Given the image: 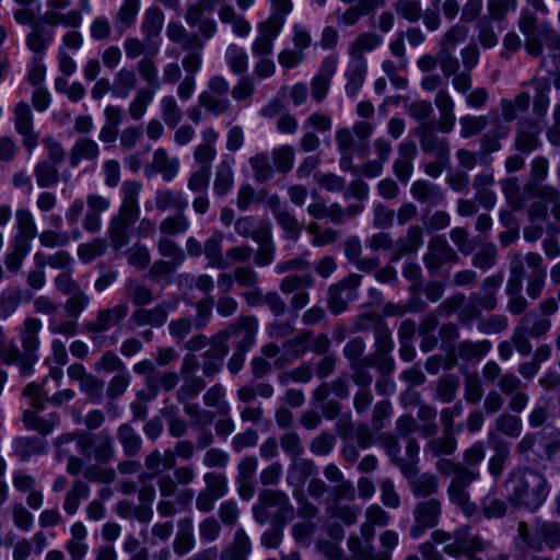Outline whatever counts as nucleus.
Here are the masks:
<instances>
[{
	"label": "nucleus",
	"mask_w": 560,
	"mask_h": 560,
	"mask_svg": "<svg viewBox=\"0 0 560 560\" xmlns=\"http://www.w3.org/2000/svg\"><path fill=\"white\" fill-rule=\"evenodd\" d=\"M478 478L479 472L472 469L462 476L452 477L446 489L450 502L468 517L477 512V504L470 500L468 487Z\"/></svg>",
	"instance_id": "nucleus-5"
},
{
	"label": "nucleus",
	"mask_w": 560,
	"mask_h": 560,
	"mask_svg": "<svg viewBox=\"0 0 560 560\" xmlns=\"http://www.w3.org/2000/svg\"><path fill=\"white\" fill-rule=\"evenodd\" d=\"M152 166L162 175L163 180L172 182L178 173L179 160L168 158L165 149H156L152 156Z\"/></svg>",
	"instance_id": "nucleus-39"
},
{
	"label": "nucleus",
	"mask_w": 560,
	"mask_h": 560,
	"mask_svg": "<svg viewBox=\"0 0 560 560\" xmlns=\"http://www.w3.org/2000/svg\"><path fill=\"white\" fill-rule=\"evenodd\" d=\"M530 95L527 92L518 93L514 98H502L500 101L501 114L505 121L515 120L520 113L528 109Z\"/></svg>",
	"instance_id": "nucleus-42"
},
{
	"label": "nucleus",
	"mask_w": 560,
	"mask_h": 560,
	"mask_svg": "<svg viewBox=\"0 0 560 560\" xmlns=\"http://www.w3.org/2000/svg\"><path fill=\"white\" fill-rule=\"evenodd\" d=\"M42 21L50 27L63 26L67 28H78L81 26L83 18L80 10L70 9L66 12L45 11Z\"/></svg>",
	"instance_id": "nucleus-33"
},
{
	"label": "nucleus",
	"mask_w": 560,
	"mask_h": 560,
	"mask_svg": "<svg viewBox=\"0 0 560 560\" xmlns=\"http://www.w3.org/2000/svg\"><path fill=\"white\" fill-rule=\"evenodd\" d=\"M54 39L52 30L47 28L42 24H34L31 32L26 35L25 43L30 50L38 55L40 59L46 48Z\"/></svg>",
	"instance_id": "nucleus-36"
},
{
	"label": "nucleus",
	"mask_w": 560,
	"mask_h": 560,
	"mask_svg": "<svg viewBox=\"0 0 560 560\" xmlns=\"http://www.w3.org/2000/svg\"><path fill=\"white\" fill-rule=\"evenodd\" d=\"M314 283L315 279L312 273L289 275L280 281L279 289L284 294H291L302 289H310Z\"/></svg>",
	"instance_id": "nucleus-63"
},
{
	"label": "nucleus",
	"mask_w": 560,
	"mask_h": 560,
	"mask_svg": "<svg viewBox=\"0 0 560 560\" xmlns=\"http://www.w3.org/2000/svg\"><path fill=\"white\" fill-rule=\"evenodd\" d=\"M88 537L86 527L81 522H75L70 527V538L66 541L65 548L71 560H83L88 553L89 546L85 542Z\"/></svg>",
	"instance_id": "nucleus-24"
},
{
	"label": "nucleus",
	"mask_w": 560,
	"mask_h": 560,
	"mask_svg": "<svg viewBox=\"0 0 560 560\" xmlns=\"http://www.w3.org/2000/svg\"><path fill=\"white\" fill-rule=\"evenodd\" d=\"M229 348L221 340L213 337V348L202 354V372L206 377L214 376L222 366L223 358L228 354Z\"/></svg>",
	"instance_id": "nucleus-30"
},
{
	"label": "nucleus",
	"mask_w": 560,
	"mask_h": 560,
	"mask_svg": "<svg viewBox=\"0 0 560 560\" xmlns=\"http://www.w3.org/2000/svg\"><path fill=\"white\" fill-rule=\"evenodd\" d=\"M518 532L527 546L536 551L542 550V544L550 549L560 546V525L558 523L538 522L533 534H529L525 523H520Z\"/></svg>",
	"instance_id": "nucleus-6"
},
{
	"label": "nucleus",
	"mask_w": 560,
	"mask_h": 560,
	"mask_svg": "<svg viewBox=\"0 0 560 560\" xmlns=\"http://www.w3.org/2000/svg\"><path fill=\"white\" fill-rule=\"evenodd\" d=\"M166 36L171 42L180 45L183 50H202L205 47V42L198 34L189 33L178 23H168Z\"/></svg>",
	"instance_id": "nucleus-22"
},
{
	"label": "nucleus",
	"mask_w": 560,
	"mask_h": 560,
	"mask_svg": "<svg viewBox=\"0 0 560 560\" xmlns=\"http://www.w3.org/2000/svg\"><path fill=\"white\" fill-rule=\"evenodd\" d=\"M198 103L214 116L223 115L231 108V102L228 97L213 95L212 93L201 92L198 96Z\"/></svg>",
	"instance_id": "nucleus-61"
},
{
	"label": "nucleus",
	"mask_w": 560,
	"mask_h": 560,
	"mask_svg": "<svg viewBox=\"0 0 560 560\" xmlns=\"http://www.w3.org/2000/svg\"><path fill=\"white\" fill-rule=\"evenodd\" d=\"M224 397V387L221 384H214L205 393L203 404L207 407L215 408L219 415L225 416L230 412V406Z\"/></svg>",
	"instance_id": "nucleus-64"
},
{
	"label": "nucleus",
	"mask_w": 560,
	"mask_h": 560,
	"mask_svg": "<svg viewBox=\"0 0 560 560\" xmlns=\"http://www.w3.org/2000/svg\"><path fill=\"white\" fill-rule=\"evenodd\" d=\"M423 244V231L419 225H410L406 234L400 236L392 253L390 261H397L402 256L416 253Z\"/></svg>",
	"instance_id": "nucleus-19"
},
{
	"label": "nucleus",
	"mask_w": 560,
	"mask_h": 560,
	"mask_svg": "<svg viewBox=\"0 0 560 560\" xmlns=\"http://www.w3.org/2000/svg\"><path fill=\"white\" fill-rule=\"evenodd\" d=\"M117 439L126 456L131 457L140 452L142 440L130 424L124 423L117 429Z\"/></svg>",
	"instance_id": "nucleus-50"
},
{
	"label": "nucleus",
	"mask_w": 560,
	"mask_h": 560,
	"mask_svg": "<svg viewBox=\"0 0 560 560\" xmlns=\"http://www.w3.org/2000/svg\"><path fill=\"white\" fill-rule=\"evenodd\" d=\"M442 513L441 501L431 498L422 500L415 505L412 515L415 520L413 526L410 528V536L419 538L423 533L438 525Z\"/></svg>",
	"instance_id": "nucleus-9"
},
{
	"label": "nucleus",
	"mask_w": 560,
	"mask_h": 560,
	"mask_svg": "<svg viewBox=\"0 0 560 560\" xmlns=\"http://www.w3.org/2000/svg\"><path fill=\"white\" fill-rule=\"evenodd\" d=\"M410 194L413 199L430 206H438L445 199L441 187L427 180L413 182L410 187Z\"/></svg>",
	"instance_id": "nucleus-27"
},
{
	"label": "nucleus",
	"mask_w": 560,
	"mask_h": 560,
	"mask_svg": "<svg viewBox=\"0 0 560 560\" xmlns=\"http://www.w3.org/2000/svg\"><path fill=\"white\" fill-rule=\"evenodd\" d=\"M382 445L385 448L387 456H389L393 463L398 466L406 478H409V472L412 471L411 465L400 457V445L397 438L390 433L382 436Z\"/></svg>",
	"instance_id": "nucleus-55"
},
{
	"label": "nucleus",
	"mask_w": 560,
	"mask_h": 560,
	"mask_svg": "<svg viewBox=\"0 0 560 560\" xmlns=\"http://www.w3.org/2000/svg\"><path fill=\"white\" fill-rule=\"evenodd\" d=\"M366 70V60L350 59L345 73L347 79L345 89L348 96L354 97L359 93L364 83Z\"/></svg>",
	"instance_id": "nucleus-32"
},
{
	"label": "nucleus",
	"mask_w": 560,
	"mask_h": 560,
	"mask_svg": "<svg viewBox=\"0 0 560 560\" xmlns=\"http://www.w3.org/2000/svg\"><path fill=\"white\" fill-rule=\"evenodd\" d=\"M114 441L106 432L94 435L93 458L98 464H107L114 458Z\"/></svg>",
	"instance_id": "nucleus-52"
},
{
	"label": "nucleus",
	"mask_w": 560,
	"mask_h": 560,
	"mask_svg": "<svg viewBox=\"0 0 560 560\" xmlns=\"http://www.w3.org/2000/svg\"><path fill=\"white\" fill-rule=\"evenodd\" d=\"M373 335L375 352L374 354L364 358V362L368 365H373L374 361L378 357L386 355L394 349L392 332L384 322L377 320L376 325L373 328Z\"/></svg>",
	"instance_id": "nucleus-29"
},
{
	"label": "nucleus",
	"mask_w": 560,
	"mask_h": 560,
	"mask_svg": "<svg viewBox=\"0 0 560 560\" xmlns=\"http://www.w3.org/2000/svg\"><path fill=\"white\" fill-rule=\"evenodd\" d=\"M190 221L184 211H177L175 214L164 218L159 225L161 234L164 236L183 234L188 231Z\"/></svg>",
	"instance_id": "nucleus-54"
},
{
	"label": "nucleus",
	"mask_w": 560,
	"mask_h": 560,
	"mask_svg": "<svg viewBox=\"0 0 560 560\" xmlns=\"http://www.w3.org/2000/svg\"><path fill=\"white\" fill-rule=\"evenodd\" d=\"M365 521L361 524L360 532L366 541H371L374 537V527H385L390 523V515L381 505L374 503L369 505L364 511Z\"/></svg>",
	"instance_id": "nucleus-21"
},
{
	"label": "nucleus",
	"mask_w": 560,
	"mask_h": 560,
	"mask_svg": "<svg viewBox=\"0 0 560 560\" xmlns=\"http://www.w3.org/2000/svg\"><path fill=\"white\" fill-rule=\"evenodd\" d=\"M89 494L90 487L82 480H75L65 497V512L69 515H73L78 511L81 501L85 500Z\"/></svg>",
	"instance_id": "nucleus-53"
},
{
	"label": "nucleus",
	"mask_w": 560,
	"mask_h": 560,
	"mask_svg": "<svg viewBox=\"0 0 560 560\" xmlns=\"http://www.w3.org/2000/svg\"><path fill=\"white\" fill-rule=\"evenodd\" d=\"M141 191L142 184L138 180H126L121 185L122 201L118 213L110 219L107 230L114 249H120L129 243L130 228L140 214L138 198Z\"/></svg>",
	"instance_id": "nucleus-2"
},
{
	"label": "nucleus",
	"mask_w": 560,
	"mask_h": 560,
	"mask_svg": "<svg viewBox=\"0 0 560 560\" xmlns=\"http://www.w3.org/2000/svg\"><path fill=\"white\" fill-rule=\"evenodd\" d=\"M222 241L223 235L221 232H214L203 245V254L209 259V266L225 269L229 267L228 259L222 256Z\"/></svg>",
	"instance_id": "nucleus-43"
},
{
	"label": "nucleus",
	"mask_w": 560,
	"mask_h": 560,
	"mask_svg": "<svg viewBox=\"0 0 560 560\" xmlns=\"http://www.w3.org/2000/svg\"><path fill=\"white\" fill-rule=\"evenodd\" d=\"M486 548V544L477 536L470 533L468 528H458L454 533V541L444 547V551L453 557H459L463 553H472Z\"/></svg>",
	"instance_id": "nucleus-17"
},
{
	"label": "nucleus",
	"mask_w": 560,
	"mask_h": 560,
	"mask_svg": "<svg viewBox=\"0 0 560 560\" xmlns=\"http://www.w3.org/2000/svg\"><path fill=\"white\" fill-rule=\"evenodd\" d=\"M75 441L78 452L85 458L93 456L94 436L86 432L65 433L54 441L56 447V458L62 460L70 454V444Z\"/></svg>",
	"instance_id": "nucleus-12"
},
{
	"label": "nucleus",
	"mask_w": 560,
	"mask_h": 560,
	"mask_svg": "<svg viewBox=\"0 0 560 560\" xmlns=\"http://www.w3.org/2000/svg\"><path fill=\"white\" fill-rule=\"evenodd\" d=\"M164 23V14L160 8H150L145 11L141 30L148 39L160 35Z\"/></svg>",
	"instance_id": "nucleus-59"
},
{
	"label": "nucleus",
	"mask_w": 560,
	"mask_h": 560,
	"mask_svg": "<svg viewBox=\"0 0 560 560\" xmlns=\"http://www.w3.org/2000/svg\"><path fill=\"white\" fill-rule=\"evenodd\" d=\"M140 10V0H124L115 15V27L122 34L131 27Z\"/></svg>",
	"instance_id": "nucleus-44"
},
{
	"label": "nucleus",
	"mask_w": 560,
	"mask_h": 560,
	"mask_svg": "<svg viewBox=\"0 0 560 560\" xmlns=\"http://www.w3.org/2000/svg\"><path fill=\"white\" fill-rule=\"evenodd\" d=\"M382 43V37L373 32L359 34L348 47V55L353 60H365L364 52L372 51Z\"/></svg>",
	"instance_id": "nucleus-35"
},
{
	"label": "nucleus",
	"mask_w": 560,
	"mask_h": 560,
	"mask_svg": "<svg viewBox=\"0 0 560 560\" xmlns=\"http://www.w3.org/2000/svg\"><path fill=\"white\" fill-rule=\"evenodd\" d=\"M224 59L234 74H244L248 69V56L244 48L236 44H230L226 47Z\"/></svg>",
	"instance_id": "nucleus-51"
},
{
	"label": "nucleus",
	"mask_w": 560,
	"mask_h": 560,
	"mask_svg": "<svg viewBox=\"0 0 560 560\" xmlns=\"http://www.w3.org/2000/svg\"><path fill=\"white\" fill-rule=\"evenodd\" d=\"M338 58L334 55L327 56L318 72L311 80V95L316 103H322L327 96L330 82L336 73Z\"/></svg>",
	"instance_id": "nucleus-14"
},
{
	"label": "nucleus",
	"mask_w": 560,
	"mask_h": 560,
	"mask_svg": "<svg viewBox=\"0 0 560 560\" xmlns=\"http://www.w3.org/2000/svg\"><path fill=\"white\" fill-rule=\"evenodd\" d=\"M155 208L160 212H164L168 209H175L177 211H185L188 206V201L182 191H173L167 188L158 189L154 196Z\"/></svg>",
	"instance_id": "nucleus-38"
},
{
	"label": "nucleus",
	"mask_w": 560,
	"mask_h": 560,
	"mask_svg": "<svg viewBox=\"0 0 560 560\" xmlns=\"http://www.w3.org/2000/svg\"><path fill=\"white\" fill-rule=\"evenodd\" d=\"M271 159L277 172L287 174L294 165L295 151L290 144H282L271 151Z\"/></svg>",
	"instance_id": "nucleus-58"
},
{
	"label": "nucleus",
	"mask_w": 560,
	"mask_h": 560,
	"mask_svg": "<svg viewBox=\"0 0 560 560\" xmlns=\"http://www.w3.org/2000/svg\"><path fill=\"white\" fill-rule=\"evenodd\" d=\"M154 97V90L142 88L136 92L128 105V115L132 120H140L145 115Z\"/></svg>",
	"instance_id": "nucleus-49"
},
{
	"label": "nucleus",
	"mask_w": 560,
	"mask_h": 560,
	"mask_svg": "<svg viewBox=\"0 0 560 560\" xmlns=\"http://www.w3.org/2000/svg\"><path fill=\"white\" fill-rule=\"evenodd\" d=\"M125 292L135 306H144L154 301L153 290L135 278L127 279Z\"/></svg>",
	"instance_id": "nucleus-41"
},
{
	"label": "nucleus",
	"mask_w": 560,
	"mask_h": 560,
	"mask_svg": "<svg viewBox=\"0 0 560 560\" xmlns=\"http://www.w3.org/2000/svg\"><path fill=\"white\" fill-rule=\"evenodd\" d=\"M232 164V161L229 159H223L220 161L215 168L213 192L219 197L229 194L234 186V173Z\"/></svg>",
	"instance_id": "nucleus-37"
},
{
	"label": "nucleus",
	"mask_w": 560,
	"mask_h": 560,
	"mask_svg": "<svg viewBox=\"0 0 560 560\" xmlns=\"http://www.w3.org/2000/svg\"><path fill=\"white\" fill-rule=\"evenodd\" d=\"M128 304L120 302L112 308L100 310L93 322L85 324L90 332H104L119 324L128 315Z\"/></svg>",
	"instance_id": "nucleus-15"
},
{
	"label": "nucleus",
	"mask_w": 560,
	"mask_h": 560,
	"mask_svg": "<svg viewBox=\"0 0 560 560\" xmlns=\"http://www.w3.org/2000/svg\"><path fill=\"white\" fill-rule=\"evenodd\" d=\"M257 328L258 322L256 317L242 316L224 330L219 331L215 335V338L225 345L231 337L240 335L241 339L237 342L235 349L242 350L246 353V351H248L255 345Z\"/></svg>",
	"instance_id": "nucleus-7"
},
{
	"label": "nucleus",
	"mask_w": 560,
	"mask_h": 560,
	"mask_svg": "<svg viewBox=\"0 0 560 560\" xmlns=\"http://www.w3.org/2000/svg\"><path fill=\"white\" fill-rule=\"evenodd\" d=\"M361 280L362 277L360 275L351 273L329 288L327 305L332 314L338 315L342 313L347 304L357 299V289Z\"/></svg>",
	"instance_id": "nucleus-8"
},
{
	"label": "nucleus",
	"mask_w": 560,
	"mask_h": 560,
	"mask_svg": "<svg viewBox=\"0 0 560 560\" xmlns=\"http://www.w3.org/2000/svg\"><path fill=\"white\" fill-rule=\"evenodd\" d=\"M161 116L164 122L174 128L183 118V110L173 95H164L160 101Z\"/></svg>",
	"instance_id": "nucleus-62"
},
{
	"label": "nucleus",
	"mask_w": 560,
	"mask_h": 560,
	"mask_svg": "<svg viewBox=\"0 0 560 560\" xmlns=\"http://www.w3.org/2000/svg\"><path fill=\"white\" fill-rule=\"evenodd\" d=\"M343 12H336L337 23L341 26L355 25L363 15L374 13L377 9L372 0H355Z\"/></svg>",
	"instance_id": "nucleus-23"
},
{
	"label": "nucleus",
	"mask_w": 560,
	"mask_h": 560,
	"mask_svg": "<svg viewBox=\"0 0 560 560\" xmlns=\"http://www.w3.org/2000/svg\"><path fill=\"white\" fill-rule=\"evenodd\" d=\"M510 457V446L504 441H499L493 446V455L488 460V471L494 478H499L505 468Z\"/></svg>",
	"instance_id": "nucleus-57"
},
{
	"label": "nucleus",
	"mask_w": 560,
	"mask_h": 560,
	"mask_svg": "<svg viewBox=\"0 0 560 560\" xmlns=\"http://www.w3.org/2000/svg\"><path fill=\"white\" fill-rule=\"evenodd\" d=\"M415 135L419 138L421 150L424 153L433 154L440 161L450 159L448 140L436 135L432 122L421 124L415 130Z\"/></svg>",
	"instance_id": "nucleus-11"
},
{
	"label": "nucleus",
	"mask_w": 560,
	"mask_h": 560,
	"mask_svg": "<svg viewBox=\"0 0 560 560\" xmlns=\"http://www.w3.org/2000/svg\"><path fill=\"white\" fill-rule=\"evenodd\" d=\"M40 328L42 322L38 318L27 317L20 329L19 336L23 348V352L20 351V371L23 375L30 374L37 361L36 351L39 348Z\"/></svg>",
	"instance_id": "nucleus-4"
},
{
	"label": "nucleus",
	"mask_w": 560,
	"mask_h": 560,
	"mask_svg": "<svg viewBox=\"0 0 560 560\" xmlns=\"http://www.w3.org/2000/svg\"><path fill=\"white\" fill-rule=\"evenodd\" d=\"M48 161H39L34 166V176L39 188H50L60 180V173L57 167Z\"/></svg>",
	"instance_id": "nucleus-46"
},
{
	"label": "nucleus",
	"mask_w": 560,
	"mask_h": 560,
	"mask_svg": "<svg viewBox=\"0 0 560 560\" xmlns=\"http://www.w3.org/2000/svg\"><path fill=\"white\" fill-rule=\"evenodd\" d=\"M506 500L515 508L537 510L549 493L547 479L538 471L515 467L509 471L503 485Z\"/></svg>",
	"instance_id": "nucleus-1"
},
{
	"label": "nucleus",
	"mask_w": 560,
	"mask_h": 560,
	"mask_svg": "<svg viewBox=\"0 0 560 560\" xmlns=\"http://www.w3.org/2000/svg\"><path fill=\"white\" fill-rule=\"evenodd\" d=\"M458 260L459 256L443 236L435 235L430 238L423 262L431 273L439 271L445 264H455Z\"/></svg>",
	"instance_id": "nucleus-10"
},
{
	"label": "nucleus",
	"mask_w": 560,
	"mask_h": 560,
	"mask_svg": "<svg viewBox=\"0 0 560 560\" xmlns=\"http://www.w3.org/2000/svg\"><path fill=\"white\" fill-rule=\"evenodd\" d=\"M248 163L257 183L264 184L273 177V168L267 153L260 152L255 154L248 160Z\"/></svg>",
	"instance_id": "nucleus-60"
},
{
	"label": "nucleus",
	"mask_w": 560,
	"mask_h": 560,
	"mask_svg": "<svg viewBox=\"0 0 560 560\" xmlns=\"http://www.w3.org/2000/svg\"><path fill=\"white\" fill-rule=\"evenodd\" d=\"M100 155V147L96 141L88 137L75 140L69 153V163L72 167L78 166L83 160L96 161Z\"/></svg>",
	"instance_id": "nucleus-28"
},
{
	"label": "nucleus",
	"mask_w": 560,
	"mask_h": 560,
	"mask_svg": "<svg viewBox=\"0 0 560 560\" xmlns=\"http://www.w3.org/2000/svg\"><path fill=\"white\" fill-rule=\"evenodd\" d=\"M178 526L179 530L174 541V551L183 556L190 551L195 545L192 521L190 518H184L178 523Z\"/></svg>",
	"instance_id": "nucleus-56"
},
{
	"label": "nucleus",
	"mask_w": 560,
	"mask_h": 560,
	"mask_svg": "<svg viewBox=\"0 0 560 560\" xmlns=\"http://www.w3.org/2000/svg\"><path fill=\"white\" fill-rule=\"evenodd\" d=\"M253 515L259 524L268 521L281 524L292 517L293 506L283 491L264 490L258 495V503L253 506Z\"/></svg>",
	"instance_id": "nucleus-3"
},
{
	"label": "nucleus",
	"mask_w": 560,
	"mask_h": 560,
	"mask_svg": "<svg viewBox=\"0 0 560 560\" xmlns=\"http://www.w3.org/2000/svg\"><path fill=\"white\" fill-rule=\"evenodd\" d=\"M491 347L489 340H464L457 343L454 351L457 358L468 362L482 359L490 351Z\"/></svg>",
	"instance_id": "nucleus-40"
},
{
	"label": "nucleus",
	"mask_w": 560,
	"mask_h": 560,
	"mask_svg": "<svg viewBox=\"0 0 560 560\" xmlns=\"http://www.w3.org/2000/svg\"><path fill=\"white\" fill-rule=\"evenodd\" d=\"M316 472V467L313 460L306 458L292 459L287 475V482L290 486L301 489L307 478Z\"/></svg>",
	"instance_id": "nucleus-34"
},
{
	"label": "nucleus",
	"mask_w": 560,
	"mask_h": 560,
	"mask_svg": "<svg viewBox=\"0 0 560 560\" xmlns=\"http://www.w3.org/2000/svg\"><path fill=\"white\" fill-rule=\"evenodd\" d=\"M252 551V542L243 528H237L233 539L221 552V560H247Z\"/></svg>",
	"instance_id": "nucleus-26"
},
{
	"label": "nucleus",
	"mask_w": 560,
	"mask_h": 560,
	"mask_svg": "<svg viewBox=\"0 0 560 560\" xmlns=\"http://www.w3.org/2000/svg\"><path fill=\"white\" fill-rule=\"evenodd\" d=\"M541 127L538 120L522 119L518 121V129L514 140L515 149L528 154L540 145L539 133Z\"/></svg>",
	"instance_id": "nucleus-16"
},
{
	"label": "nucleus",
	"mask_w": 560,
	"mask_h": 560,
	"mask_svg": "<svg viewBox=\"0 0 560 560\" xmlns=\"http://www.w3.org/2000/svg\"><path fill=\"white\" fill-rule=\"evenodd\" d=\"M336 144L340 154L339 166L342 171L357 173L353 165L354 137L349 128H340L335 133Z\"/></svg>",
	"instance_id": "nucleus-20"
},
{
	"label": "nucleus",
	"mask_w": 560,
	"mask_h": 560,
	"mask_svg": "<svg viewBox=\"0 0 560 560\" xmlns=\"http://www.w3.org/2000/svg\"><path fill=\"white\" fill-rule=\"evenodd\" d=\"M417 469L409 472V486L412 494L417 498H428L438 493L439 491V479L435 475L424 472L420 476H416Z\"/></svg>",
	"instance_id": "nucleus-31"
},
{
	"label": "nucleus",
	"mask_w": 560,
	"mask_h": 560,
	"mask_svg": "<svg viewBox=\"0 0 560 560\" xmlns=\"http://www.w3.org/2000/svg\"><path fill=\"white\" fill-rule=\"evenodd\" d=\"M311 331H304L295 338L287 341L284 347H301V349L295 352V355H301L304 352V345L308 343L310 350L314 353L326 354L330 348L329 337L326 334H319L313 339H311Z\"/></svg>",
	"instance_id": "nucleus-25"
},
{
	"label": "nucleus",
	"mask_w": 560,
	"mask_h": 560,
	"mask_svg": "<svg viewBox=\"0 0 560 560\" xmlns=\"http://www.w3.org/2000/svg\"><path fill=\"white\" fill-rule=\"evenodd\" d=\"M14 128L22 136L23 145L32 151L38 144V133L34 130L33 114L27 103L19 102L14 109Z\"/></svg>",
	"instance_id": "nucleus-13"
},
{
	"label": "nucleus",
	"mask_w": 560,
	"mask_h": 560,
	"mask_svg": "<svg viewBox=\"0 0 560 560\" xmlns=\"http://www.w3.org/2000/svg\"><path fill=\"white\" fill-rule=\"evenodd\" d=\"M219 19L224 24H231L235 35L245 37L252 27L244 16L237 14L231 5H222L218 12Z\"/></svg>",
	"instance_id": "nucleus-48"
},
{
	"label": "nucleus",
	"mask_w": 560,
	"mask_h": 560,
	"mask_svg": "<svg viewBox=\"0 0 560 560\" xmlns=\"http://www.w3.org/2000/svg\"><path fill=\"white\" fill-rule=\"evenodd\" d=\"M524 266L521 254H515L510 262V277L505 285L508 296L521 295L523 289Z\"/></svg>",
	"instance_id": "nucleus-47"
},
{
	"label": "nucleus",
	"mask_w": 560,
	"mask_h": 560,
	"mask_svg": "<svg viewBox=\"0 0 560 560\" xmlns=\"http://www.w3.org/2000/svg\"><path fill=\"white\" fill-rule=\"evenodd\" d=\"M503 282V275L497 273L483 279L480 291L471 295L472 302L486 311H492L497 307V292Z\"/></svg>",
	"instance_id": "nucleus-18"
},
{
	"label": "nucleus",
	"mask_w": 560,
	"mask_h": 560,
	"mask_svg": "<svg viewBox=\"0 0 560 560\" xmlns=\"http://www.w3.org/2000/svg\"><path fill=\"white\" fill-rule=\"evenodd\" d=\"M138 77L136 71L129 68H121L114 77L113 94L126 98L137 88Z\"/></svg>",
	"instance_id": "nucleus-45"
}]
</instances>
